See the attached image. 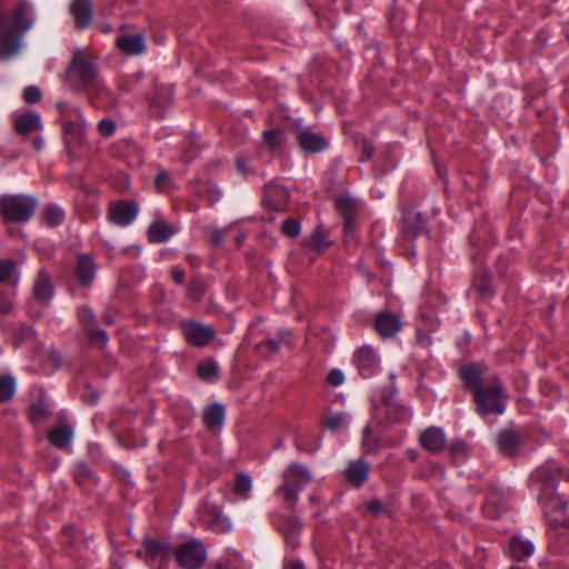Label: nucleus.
Wrapping results in <instances>:
<instances>
[{
	"mask_svg": "<svg viewBox=\"0 0 569 569\" xmlns=\"http://www.w3.org/2000/svg\"><path fill=\"white\" fill-rule=\"evenodd\" d=\"M199 519L201 523L216 533H226L231 529V522L222 510L209 501L204 500L199 507Z\"/></svg>",
	"mask_w": 569,
	"mask_h": 569,
	"instance_id": "obj_7",
	"label": "nucleus"
},
{
	"mask_svg": "<svg viewBox=\"0 0 569 569\" xmlns=\"http://www.w3.org/2000/svg\"><path fill=\"white\" fill-rule=\"evenodd\" d=\"M51 416V411L43 398L33 402L29 408V418L32 422H38Z\"/></svg>",
	"mask_w": 569,
	"mask_h": 569,
	"instance_id": "obj_38",
	"label": "nucleus"
},
{
	"mask_svg": "<svg viewBox=\"0 0 569 569\" xmlns=\"http://www.w3.org/2000/svg\"><path fill=\"white\" fill-rule=\"evenodd\" d=\"M37 207V198L29 194L7 193L0 197V213L6 222L24 223L33 217Z\"/></svg>",
	"mask_w": 569,
	"mask_h": 569,
	"instance_id": "obj_4",
	"label": "nucleus"
},
{
	"mask_svg": "<svg viewBox=\"0 0 569 569\" xmlns=\"http://www.w3.org/2000/svg\"><path fill=\"white\" fill-rule=\"evenodd\" d=\"M41 218L48 227L54 228L62 223L64 212L57 204H49L43 209Z\"/></svg>",
	"mask_w": 569,
	"mask_h": 569,
	"instance_id": "obj_34",
	"label": "nucleus"
},
{
	"mask_svg": "<svg viewBox=\"0 0 569 569\" xmlns=\"http://www.w3.org/2000/svg\"><path fill=\"white\" fill-rule=\"evenodd\" d=\"M216 569H241L238 560L226 559L221 560L216 565Z\"/></svg>",
	"mask_w": 569,
	"mask_h": 569,
	"instance_id": "obj_57",
	"label": "nucleus"
},
{
	"mask_svg": "<svg viewBox=\"0 0 569 569\" xmlns=\"http://www.w3.org/2000/svg\"><path fill=\"white\" fill-rule=\"evenodd\" d=\"M251 488L252 481L250 476L242 472L238 473L233 487L234 495L241 499H247Z\"/></svg>",
	"mask_w": 569,
	"mask_h": 569,
	"instance_id": "obj_39",
	"label": "nucleus"
},
{
	"mask_svg": "<svg viewBox=\"0 0 569 569\" xmlns=\"http://www.w3.org/2000/svg\"><path fill=\"white\" fill-rule=\"evenodd\" d=\"M375 153V146L371 141L363 139L361 141V152L359 157V161L365 162L369 161Z\"/></svg>",
	"mask_w": 569,
	"mask_h": 569,
	"instance_id": "obj_52",
	"label": "nucleus"
},
{
	"mask_svg": "<svg viewBox=\"0 0 569 569\" xmlns=\"http://www.w3.org/2000/svg\"><path fill=\"white\" fill-rule=\"evenodd\" d=\"M173 549L169 542L146 537L142 540L141 549L137 551V557L142 559L149 567H152L156 560L166 562L168 557L173 553Z\"/></svg>",
	"mask_w": 569,
	"mask_h": 569,
	"instance_id": "obj_8",
	"label": "nucleus"
},
{
	"mask_svg": "<svg viewBox=\"0 0 569 569\" xmlns=\"http://www.w3.org/2000/svg\"><path fill=\"white\" fill-rule=\"evenodd\" d=\"M367 511L379 516L380 513L388 512V510L385 508V506L381 503V501L373 499L366 503Z\"/></svg>",
	"mask_w": 569,
	"mask_h": 569,
	"instance_id": "obj_55",
	"label": "nucleus"
},
{
	"mask_svg": "<svg viewBox=\"0 0 569 569\" xmlns=\"http://www.w3.org/2000/svg\"><path fill=\"white\" fill-rule=\"evenodd\" d=\"M97 272V263L92 259V257L88 254H81L78 257L74 274L78 282L82 287H90L94 280Z\"/></svg>",
	"mask_w": 569,
	"mask_h": 569,
	"instance_id": "obj_15",
	"label": "nucleus"
},
{
	"mask_svg": "<svg viewBox=\"0 0 569 569\" xmlns=\"http://www.w3.org/2000/svg\"><path fill=\"white\" fill-rule=\"evenodd\" d=\"M466 449H467L466 443L461 440H456V441L451 442L449 446V451L453 456L459 455V453L465 455Z\"/></svg>",
	"mask_w": 569,
	"mask_h": 569,
	"instance_id": "obj_58",
	"label": "nucleus"
},
{
	"mask_svg": "<svg viewBox=\"0 0 569 569\" xmlns=\"http://www.w3.org/2000/svg\"><path fill=\"white\" fill-rule=\"evenodd\" d=\"M401 328L400 318L389 311H381L375 320V329L382 338L393 337Z\"/></svg>",
	"mask_w": 569,
	"mask_h": 569,
	"instance_id": "obj_16",
	"label": "nucleus"
},
{
	"mask_svg": "<svg viewBox=\"0 0 569 569\" xmlns=\"http://www.w3.org/2000/svg\"><path fill=\"white\" fill-rule=\"evenodd\" d=\"M370 465L365 460H355L346 469L347 481L356 488H359L368 479Z\"/></svg>",
	"mask_w": 569,
	"mask_h": 569,
	"instance_id": "obj_25",
	"label": "nucleus"
},
{
	"mask_svg": "<svg viewBox=\"0 0 569 569\" xmlns=\"http://www.w3.org/2000/svg\"><path fill=\"white\" fill-rule=\"evenodd\" d=\"M14 20L21 32L28 31L33 23L31 8L27 3H20L14 10Z\"/></svg>",
	"mask_w": 569,
	"mask_h": 569,
	"instance_id": "obj_33",
	"label": "nucleus"
},
{
	"mask_svg": "<svg viewBox=\"0 0 569 569\" xmlns=\"http://www.w3.org/2000/svg\"><path fill=\"white\" fill-rule=\"evenodd\" d=\"M533 550L535 547L530 541L523 540L520 537H512L507 549V555L512 560L521 562L529 558L533 553Z\"/></svg>",
	"mask_w": 569,
	"mask_h": 569,
	"instance_id": "obj_27",
	"label": "nucleus"
},
{
	"mask_svg": "<svg viewBox=\"0 0 569 569\" xmlns=\"http://www.w3.org/2000/svg\"><path fill=\"white\" fill-rule=\"evenodd\" d=\"M42 98L40 88L36 86H29L23 90V100L27 103H38Z\"/></svg>",
	"mask_w": 569,
	"mask_h": 569,
	"instance_id": "obj_49",
	"label": "nucleus"
},
{
	"mask_svg": "<svg viewBox=\"0 0 569 569\" xmlns=\"http://www.w3.org/2000/svg\"><path fill=\"white\" fill-rule=\"evenodd\" d=\"M23 33L7 26L0 28V59L8 60L20 51Z\"/></svg>",
	"mask_w": 569,
	"mask_h": 569,
	"instance_id": "obj_12",
	"label": "nucleus"
},
{
	"mask_svg": "<svg viewBox=\"0 0 569 569\" xmlns=\"http://www.w3.org/2000/svg\"><path fill=\"white\" fill-rule=\"evenodd\" d=\"M71 13L77 29L83 30L88 28L92 21V2L90 0H73Z\"/></svg>",
	"mask_w": 569,
	"mask_h": 569,
	"instance_id": "obj_22",
	"label": "nucleus"
},
{
	"mask_svg": "<svg viewBox=\"0 0 569 569\" xmlns=\"http://www.w3.org/2000/svg\"><path fill=\"white\" fill-rule=\"evenodd\" d=\"M172 97H173L172 91L170 89H164V98L163 99L158 98V97L152 98L150 100V104L162 109L172 101Z\"/></svg>",
	"mask_w": 569,
	"mask_h": 569,
	"instance_id": "obj_54",
	"label": "nucleus"
},
{
	"mask_svg": "<svg viewBox=\"0 0 569 569\" xmlns=\"http://www.w3.org/2000/svg\"><path fill=\"white\" fill-rule=\"evenodd\" d=\"M345 422V416L342 413H331L325 418V426L330 430H337Z\"/></svg>",
	"mask_w": 569,
	"mask_h": 569,
	"instance_id": "obj_51",
	"label": "nucleus"
},
{
	"mask_svg": "<svg viewBox=\"0 0 569 569\" xmlns=\"http://www.w3.org/2000/svg\"><path fill=\"white\" fill-rule=\"evenodd\" d=\"M311 480L312 476L306 466L292 462L282 472V483L276 492L282 498L288 509H293L298 502L299 491Z\"/></svg>",
	"mask_w": 569,
	"mask_h": 569,
	"instance_id": "obj_3",
	"label": "nucleus"
},
{
	"mask_svg": "<svg viewBox=\"0 0 569 569\" xmlns=\"http://www.w3.org/2000/svg\"><path fill=\"white\" fill-rule=\"evenodd\" d=\"M116 122L112 119H102L98 123V131L104 138L111 137L116 132Z\"/></svg>",
	"mask_w": 569,
	"mask_h": 569,
	"instance_id": "obj_50",
	"label": "nucleus"
},
{
	"mask_svg": "<svg viewBox=\"0 0 569 569\" xmlns=\"http://www.w3.org/2000/svg\"><path fill=\"white\" fill-rule=\"evenodd\" d=\"M521 435L518 431L503 429L499 432L497 438L498 449L506 456H513L521 445Z\"/></svg>",
	"mask_w": 569,
	"mask_h": 569,
	"instance_id": "obj_23",
	"label": "nucleus"
},
{
	"mask_svg": "<svg viewBox=\"0 0 569 569\" xmlns=\"http://www.w3.org/2000/svg\"><path fill=\"white\" fill-rule=\"evenodd\" d=\"M560 478L569 481V470L562 471L561 468L552 461L539 467L533 479L540 483L539 501L547 510H565L567 502L561 500L556 493V486Z\"/></svg>",
	"mask_w": 569,
	"mask_h": 569,
	"instance_id": "obj_1",
	"label": "nucleus"
},
{
	"mask_svg": "<svg viewBox=\"0 0 569 569\" xmlns=\"http://www.w3.org/2000/svg\"><path fill=\"white\" fill-rule=\"evenodd\" d=\"M211 241L214 246H220L223 241V231L222 230H216L212 233Z\"/></svg>",
	"mask_w": 569,
	"mask_h": 569,
	"instance_id": "obj_62",
	"label": "nucleus"
},
{
	"mask_svg": "<svg viewBox=\"0 0 569 569\" xmlns=\"http://www.w3.org/2000/svg\"><path fill=\"white\" fill-rule=\"evenodd\" d=\"M16 380L10 375L0 376V402L10 401L16 393Z\"/></svg>",
	"mask_w": 569,
	"mask_h": 569,
	"instance_id": "obj_36",
	"label": "nucleus"
},
{
	"mask_svg": "<svg viewBox=\"0 0 569 569\" xmlns=\"http://www.w3.org/2000/svg\"><path fill=\"white\" fill-rule=\"evenodd\" d=\"M12 300L0 295V313L8 315L12 311Z\"/></svg>",
	"mask_w": 569,
	"mask_h": 569,
	"instance_id": "obj_59",
	"label": "nucleus"
},
{
	"mask_svg": "<svg viewBox=\"0 0 569 569\" xmlns=\"http://www.w3.org/2000/svg\"><path fill=\"white\" fill-rule=\"evenodd\" d=\"M171 276L177 284H182L184 281L186 273L180 266H176L171 271Z\"/></svg>",
	"mask_w": 569,
	"mask_h": 569,
	"instance_id": "obj_60",
	"label": "nucleus"
},
{
	"mask_svg": "<svg viewBox=\"0 0 569 569\" xmlns=\"http://www.w3.org/2000/svg\"><path fill=\"white\" fill-rule=\"evenodd\" d=\"M174 233V228L164 220L152 222L148 229V239L151 243L166 242Z\"/></svg>",
	"mask_w": 569,
	"mask_h": 569,
	"instance_id": "obj_28",
	"label": "nucleus"
},
{
	"mask_svg": "<svg viewBox=\"0 0 569 569\" xmlns=\"http://www.w3.org/2000/svg\"><path fill=\"white\" fill-rule=\"evenodd\" d=\"M420 446L429 452H440L445 449L447 439L438 427L426 429L420 436Z\"/></svg>",
	"mask_w": 569,
	"mask_h": 569,
	"instance_id": "obj_18",
	"label": "nucleus"
},
{
	"mask_svg": "<svg viewBox=\"0 0 569 569\" xmlns=\"http://www.w3.org/2000/svg\"><path fill=\"white\" fill-rule=\"evenodd\" d=\"M263 142L269 150L278 149L283 141V131L279 128L268 129L262 134Z\"/></svg>",
	"mask_w": 569,
	"mask_h": 569,
	"instance_id": "obj_41",
	"label": "nucleus"
},
{
	"mask_svg": "<svg viewBox=\"0 0 569 569\" xmlns=\"http://www.w3.org/2000/svg\"><path fill=\"white\" fill-rule=\"evenodd\" d=\"M335 206L345 220V231H352L356 221V201L349 197H339L336 199Z\"/></svg>",
	"mask_w": 569,
	"mask_h": 569,
	"instance_id": "obj_26",
	"label": "nucleus"
},
{
	"mask_svg": "<svg viewBox=\"0 0 569 569\" xmlns=\"http://www.w3.org/2000/svg\"><path fill=\"white\" fill-rule=\"evenodd\" d=\"M460 378L463 381L465 386L468 389L477 390V388L482 387L481 381V369L477 365H467L460 369Z\"/></svg>",
	"mask_w": 569,
	"mask_h": 569,
	"instance_id": "obj_31",
	"label": "nucleus"
},
{
	"mask_svg": "<svg viewBox=\"0 0 569 569\" xmlns=\"http://www.w3.org/2000/svg\"><path fill=\"white\" fill-rule=\"evenodd\" d=\"M53 291L54 287L50 276L43 270L39 271L33 283V298L40 302L48 303L53 296Z\"/></svg>",
	"mask_w": 569,
	"mask_h": 569,
	"instance_id": "obj_20",
	"label": "nucleus"
},
{
	"mask_svg": "<svg viewBox=\"0 0 569 569\" xmlns=\"http://www.w3.org/2000/svg\"><path fill=\"white\" fill-rule=\"evenodd\" d=\"M63 131L67 136V143H70L73 140L77 142H81L83 134V129L81 124L76 123L73 121H64Z\"/></svg>",
	"mask_w": 569,
	"mask_h": 569,
	"instance_id": "obj_43",
	"label": "nucleus"
},
{
	"mask_svg": "<svg viewBox=\"0 0 569 569\" xmlns=\"http://www.w3.org/2000/svg\"><path fill=\"white\" fill-rule=\"evenodd\" d=\"M204 426L210 429H220L224 422V407L221 403L209 406L202 416Z\"/></svg>",
	"mask_w": 569,
	"mask_h": 569,
	"instance_id": "obj_29",
	"label": "nucleus"
},
{
	"mask_svg": "<svg viewBox=\"0 0 569 569\" xmlns=\"http://www.w3.org/2000/svg\"><path fill=\"white\" fill-rule=\"evenodd\" d=\"M14 270V263L9 260H0V282L8 280Z\"/></svg>",
	"mask_w": 569,
	"mask_h": 569,
	"instance_id": "obj_53",
	"label": "nucleus"
},
{
	"mask_svg": "<svg viewBox=\"0 0 569 569\" xmlns=\"http://www.w3.org/2000/svg\"><path fill=\"white\" fill-rule=\"evenodd\" d=\"M79 321L84 326L86 331L88 332L91 328L97 327V320L93 311L87 307H80L78 310Z\"/></svg>",
	"mask_w": 569,
	"mask_h": 569,
	"instance_id": "obj_44",
	"label": "nucleus"
},
{
	"mask_svg": "<svg viewBox=\"0 0 569 569\" xmlns=\"http://www.w3.org/2000/svg\"><path fill=\"white\" fill-rule=\"evenodd\" d=\"M98 78L96 60L83 49L74 51L66 71L64 80L74 91H83Z\"/></svg>",
	"mask_w": 569,
	"mask_h": 569,
	"instance_id": "obj_2",
	"label": "nucleus"
},
{
	"mask_svg": "<svg viewBox=\"0 0 569 569\" xmlns=\"http://www.w3.org/2000/svg\"><path fill=\"white\" fill-rule=\"evenodd\" d=\"M305 242L308 248L317 251L325 250L330 246V242L328 241L326 233L320 227L317 228L312 232V234L305 240Z\"/></svg>",
	"mask_w": 569,
	"mask_h": 569,
	"instance_id": "obj_37",
	"label": "nucleus"
},
{
	"mask_svg": "<svg viewBox=\"0 0 569 569\" xmlns=\"http://www.w3.org/2000/svg\"><path fill=\"white\" fill-rule=\"evenodd\" d=\"M87 333L92 345H96L99 349H104L108 343V335L103 329L94 327Z\"/></svg>",
	"mask_w": 569,
	"mask_h": 569,
	"instance_id": "obj_46",
	"label": "nucleus"
},
{
	"mask_svg": "<svg viewBox=\"0 0 569 569\" xmlns=\"http://www.w3.org/2000/svg\"><path fill=\"white\" fill-rule=\"evenodd\" d=\"M290 200L289 190L278 181H270L264 186L263 204L272 211H283Z\"/></svg>",
	"mask_w": 569,
	"mask_h": 569,
	"instance_id": "obj_10",
	"label": "nucleus"
},
{
	"mask_svg": "<svg viewBox=\"0 0 569 569\" xmlns=\"http://www.w3.org/2000/svg\"><path fill=\"white\" fill-rule=\"evenodd\" d=\"M96 28L101 32V33H110L112 32L113 30V27L111 23H108V22H100V23H97L96 24Z\"/></svg>",
	"mask_w": 569,
	"mask_h": 569,
	"instance_id": "obj_63",
	"label": "nucleus"
},
{
	"mask_svg": "<svg viewBox=\"0 0 569 569\" xmlns=\"http://www.w3.org/2000/svg\"><path fill=\"white\" fill-rule=\"evenodd\" d=\"M505 508L503 492L499 488L490 486L483 503L485 513L490 518H498L501 516Z\"/></svg>",
	"mask_w": 569,
	"mask_h": 569,
	"instance_id": "obj_19",
	"label": "nucleus"
},
{
	"mask_svg": "<svg viewBox=\"0 0 569 569\" xmlns=\"http://www.w3.org/2000/svg\"><path fill=\"white\" fill-rule=\"evenodd\" d=\"M355 363L363 378L373 376L379 369V357L369 346H362L355 352Z\"/></svg>",
	"mask_w": 569,
	"mask_h": 569,
	"instance_id": "obj_13",
	"label": "nucleus"
},
{
	"mask_svg": "<svg viewBox=\"0 0 569 569\" xmlns=\"http://www.w3.org/2000/svg\"><path fill=\"white\" fill-rule=\"evenodd\" d=\"M173 555L182 569H201L207 560V547L201 540L191 538L174 547Z\"/></svg>",
	"mask_w": 569,
	"mask_h": 569,
	"instance_id": "obj_6",
	"label": "nucleus"
},
{
	"mask_svg": "<svg viewBox=\"0 0 569 569\" xmlns=\"http://www.w3.org/2000/svg\"><path fill=\"white\" fill-rule=\"evenodd\" d=\"M476 410L481 416L501 415L505 411V401L508 398L501 381L493 377L486 385L473 392Z\"/></svg>",
	"mask_w": 569,
	"mask_h": 569,
	"instance_id": "obj_5",
	"label": "nucleus"
},
{
	"mask_svg": "<svg viewBox=\"0 0 569 569\" xmlns=\"http://www.w3.org/2000/svg\"><path fill=\"white\" fill-rule=\"evenodd\" d=\"M14 129L21 136H27L42 129L39 113L29 111L18 116L14 120Z\"/></svg>",
	"mask_w": 569,
	"mask_h": 569,
	"instance_id": "obj_24",
	"label": "nucleus"
},
{
	"mask_svg": "<svg viewBox=\"0 0 569 569\" xmlns=\"http://www.w3.org/2000/svg\"><path fill=\"white\" fill-rule=\"evenodd\" d=\"M387 418L392 422L405 421L409 417V411L406 407L399 403H387L386 405Z\"/></svg>",
	"mask_w": 569,
	"mask_h": 569,
	"instance_id": "obj_42",
	"label": "nucleus"
},
{
	"mask_svg": "<svg viewBox=\"0 0 569 569\" xmlns=\"http://www.w3.org/2000/svg\"><path fill=\"white\" fill-rule=\"evenodd\" d=\"M343 380V373L338 369H332L327 376V382L333 387L342 385Z\"/></svg>",
	"mask_w": 569,
	"mask_h": 569,
	"instance_id": "obj_56",
	"label": "nucleus"
},
{
	"mask_svg": "<svg viewBox=\"0 0 569 569\" xmlns=\"http://www.w3.org/2000/svg\"><path fill=\"white\" fill-rule=\"evenodd\" d=\"M283 569H305L303 563L298 560H291L284 563Z\"/></svg>",
	"mask_w": 569,
	"mask_h": 569,
	"instance_id": "obj_64",
	"label": "nucleus"
},
{
	"mask_svg": "<svg viewBox=\"0 0 569 569\" xmlns=\"http://www.w3.org/2000/svg\"><path fill=\"white\" fill-rule=\"evenodd\" d=\"M274 523L288 545L292 549L299 546L298 536L301 532L302 523L296 516L278 517Z\"/></svg>",
	"mask_w": 569,
	"mask_h": 569,
	"instance_id": "obj_14",
	"label": "nucleus"
},
{
	"mask_svg": "<svg viewBox=\"0 0 569 569\" xmlns=\"http://www.w3.org/2000/svg\"><path fill=\"white\" fill-rule=\"evenodd\" d=\"M116 43L122 52L129 56H138L146 51V40L142 33L120 36Z\"/></svg>",
	"mask_w": 569,
	"mask_h": 569,
	"instance_id": "obj_21",
	"label": "nucleus"
},
{
	"mask_svg": "<svg viewBox=\"0 0 569 569\" xmlns=\"http://www.w3.org/2000/svg\"><path fill=\"white\" fill-rule=\"evenodd\" d=\"M208 286L204 279L201 277H193L190 279L187 293L188 297L193 301H200L207 292Z\"/></svg>",
	"mask_w": 569,
	"mask_h": 569,
	"instance_id": "obj_35",
	"label": "nucleus"
},
{
	"mask_svg": "<svg viewBox=\"0 0 569 569\" xmlns=\"http://www.w3.org/2000/svg\"><path fill=\"white\" fill-rule=\"evenodd\" d=\"M139 207L132 200L112 201L109 206L108 219L117 226H128L138 216Z\"/></svg>",
	"mask_w": 569,
	"mask_h": 569,
	"instance_id": "obj_11",
	"label": "nucleus"
},
{
	"mask_svg": "<svg viewBox=\"0 0 569 569\" xmlns=\"http://www.w3.org/2000/svg\"><path fill=\"white\" fill-rule=\"evenodd\" d=\"M219 366L214 360L201 361L197 367L198 376L206 381H211L218 377Z\"/></svg>",
	"mask_w": 569,
	"mask_h": 569,
	"instance_id": "obj_40",
	"label": "nucleus"
},
{
	"mask_svg": "<svg viewBox=\"0 0 569 569\" xmlns=\"http://www.w3.org/2000/svg\"><path fill=\"white\" fill-rule=\"evenodd\" d=\"M156 187L159 191H169L172 187V179L166 171H159L154 179Z\"/></svg>",
	"mask_w": 569,
	"mask_h": 569,
	"instance_id": "obj_47",
	"label": "nucleus"
},
{
	"mask_svg": "<svg viewBox=\"0 0 569 569\" xmlns=\"http://www.w3.org/2000/svg\"><path fill=\"white\" fill-rule=\"evenodd\" d=\"M363 435H365V438H363V446L366 448H368V450H375V445H371V439H370V436H371V428L369 426H367L363 430Z\"/></svg>",
	"mask_w": 569,
	"mask_h": 569,
	"instance_id": "obj_61",
	"label": "nucleus"
},
{
	"mask_svg": "<svg viewBox=\"0 0 569 569\" xmlns=\"http://www.w3.org/2000/svg\"><path fill=\"white\" fill-rule=\"evenodd\" d=\"M72 436V427L69 425H61L49 431L48 439L52 446L63 449L69 446Z\"/></svg>",
	"mask_w": 569,
	"mask_h": 569,
	"instance_id": "obj_30",
	"label": "nucleus"
},
{
	"mask_svg": "<svg viewBox=\"0 0 569 569\" xmlns=\"http://www.w3.org/2000/svg\"><path fill=\"white\" fill-rule=\"evenodd\" d=\"M186 341L194 347L202 348L216 337V331L211 326L187 320L181 323Z\"/></svg>",
	"mask_w": 569,
	"mask_h": 569,
	"instance_id": "obj_9",
	"label": "nucleus"
},
{
	"mask_svg": "<svg viewBox=\"0 0 569 569\" xmlns=\"http://www.w3.org/2000/svg\"><path fill=\"white\" fill-rule=\"evenodd\" d=\"M296 139L299 147L307 153H317L327 148L325 138L309 129L297 131Z\"/></svg>",
	"mask_w": 569,
	"mask_h": 569,
	"instance_id": "obj_17",
	"label": "nucleus"
},
{
	"mask_svg": "<svg viewBox=\"0 0 569 569\" xmlns=\"http://www.w3.org/2000/svg\"><path fill=\"white\" fill-rule=\"evenodd\" d=\"M301 228L297 219L287 218L282 221L281 232L288 238H297L300 234Z\"/></svg>",
	"mask_w": 569,
	"mask_h": 569,
	"instance_id": "obj_45",
	"label": "nucleus"
},
{
	"mask_svg": "<svg viewBox=\"0 0 569 569\" xmlns=\"http://www.w3.org/2000/svg\"><path fill=\"white\" fill-rule=\"evenodd\" d=\"M286 341V338L284 337H279V338H268L263 341H261L259 345H258V348L260 349H268L269 352L271 353H276L281 345Z\"/></svg>",
	"mask_w": 569,
	"mask_h": 569,
	"instance_id": "obj_48",
	"label": "nucleus"
},
{
	"mask_svg": "<svg viewBox=\"0 0 569 569\" xmlns=\"http://www.w3.org/2000/svg\"><path fill=\"white\" fill-rule=\"evenodd\" d=\"M423 230L420 213L407 212L403 217V234L408 239H415Z\"/></svg>",
	"mask_w": 569,
	"mask_h": 569,
	"instance_id": "obj_32",
	"label": "nucleus"
}]
</instances>
